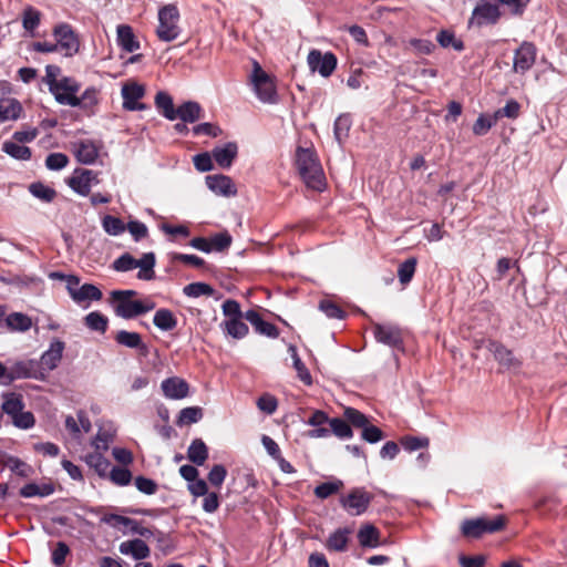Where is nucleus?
<instances>
[{
  "label": "nucleus",
  "instance_id": "obj_1",
  "mask_svg": "<svg viewBox=\"0 0 567 567\" xmlns=\"http://www.w3.org/2000/svg\"><path fill=\"white\" fill-rule=\"evenodd\" d=\"M296 166L302 181L309 188L321 192L326 186V177L313 147H297Z\"/></svg>",
  "mask_w": 567,
  "mask_h": 567
},
{
  "label": "nucleus",
  "instance_id": "obj_2",
  "mask_svg": "<svg viewBox=\"0 0 567 567\" xmlns=\"http://www.w3.org/2000/svg\"><path fill=\"white\" fill-rule=\"evenodd\" d=\"M137 296L135 290H114L111 292V302H113L114 312L123 319H132L147 313L155 308V302L151 299L132 300Z\"/></svg>",
  "mask_w": 567,
  "mask_h": 567
},
{
  "label": "nucleus",
  "instance_id": "obj_3",
  "mask_svg": "<svg viewBox=\"0 0 567 567\" xmlns=\"http://www.w3.org/2000/svg\"><path fill=\"white\" fill-rule=\"evenodd\" d=\"M181 13L175 3H168L158 10V25L155 30L156 37L162 42H172L182 33L179 27Z\"/></svg>",
  "mask_w": 567,
  "mask_h": 567
},
{
  "label": "nucleus",
  "instance_id": "obj_4",
  "mask_svg": "<svg viewBox=\"0 0 567 567\" xmlns=\"http://www.w3.org/2000/svg\"><path fill=\"white\" fill-rule=\"evenodd\" d=\"M508 523L505 515H496L493 518L485 516L465 519L461 525V532L464 537L480 538L485 534H494L503 530Z\"/></svg>",
  "mask_w": 567,
  "mask_h": 567
},
{
  "label": "nucleus",
  "instance_id": "obj_5",
  "mask_svg": "<svg viewBox=\"0 0 567 567\" xmlns=\"http://www.w3.org/2000/svg\"><path fill=\"white\" fill-rule=\"evenodd\" d=\"M251 82L258 99L268 104L277 103L278 95L275 80L262 70L258 62H255L251 74Z\"/></svg>",
  "mask_w": 567,
  "mask_h": 567
},
{
  "label": "nucleus",
  "instance_id": "obj_6",
  "mask_svg": "<svg viewBox=\"0 0 567 567\" xmlns=\"http://www.w3.org/2000/svg\"><path fill=\"white\" fill-rule=\"evenodd\" d=\"M373 499L374 495L364 487H353L347 495L340 496L339 503L349 515L360 516L368 511Z\"/></svg>",
  "mask_w": 567,
  "mask_h": 567
},
{
  "label": "nucleus",
  "instance_id": "obj_7",
  "mask_svg": "<svg viewBox=\"0 0 567 567\" xmlns=\"http://www.w3.org/2000/svg\"><path fill=\"white\" fill-rule=\"evenodd\" d=\"M372 332L378 342L394 349H403V331L399 326L373 323Z\"/></svg>",
  "mask_w": 567,
  "mask_h": 567
},
{
  "label": "nucleus",
  "instance_id": "obj_8",
  "mask_svg": "<svg viewBox=\"0 0 567 567\" xmlns=\"http://www.w3.org/2000/svg\"><path fill=\"white\" fill-rule=\"evenodd\" d=\"M53 35L58 48L65 51V56H72L79 52L80 40L69 23H60L54 27Z\"/></svg>",
  "mask_w": 567,
  "mask_h": 567
},
{
  "label": "nucleus",
  "instance_id": "obj_9",
  "mask_svg": "<svg viewBox=\"0 0 567 567\" xmlns=\"http://www.w3.org/2000/svg\"><path fill=\"white\" fill-rule=\"evenodd\" d=\"M311 71L318 72L323 78H329L337 68V56L332 52L322 53L320 50H311L307 58Z\"/></svg>",
  "mask_w": 567,
  "mask_h": 567
},
{
  "label": "nucleus",
  "instance_id": "obj_10",
  "mask_svg": "<svg viewBox=\"0 0 567 567\" xmlns=\"http://www.w3.org/2000/svg\"><path fill=\"white\" fill-rule=\"evenodd\" d=\"M502 17L499 7L495 3L483 2L477 4L470 18V25L481 28L485 24H496Z\"/></svg>",
  "mask_w": 567,
  "mask_h": 567
},
{
  "label": "nucleus",
  "instance_id": "obj_11",
  "mask_svg": "<svg viewBox=\"0 0 567 567\" xmlns=\"http://www.w3.org/2000/svg\"><path fill=\"white\" fill-rule=\"evenodd\" d=\"M537 49L532 42H523L514 54L513 69L516 73L524 74L535 64Z\"/></svg>",
  "mask_w": 567,
  "mask_h": 567
},
{
  "label": "nucleus",
  "instance_id": "obj_12",
  "mask_svg": "<svg viewBox=\"0 0 567 567\" xmlns=\"http://www.w3.org/2000/svg\"><path fill=\"white\" fill-rule=\"evenodd\" d=\"M486 349L493 353L495 360L499 363V365L506 369H519L522 367V361L516 358L512 350L507 349L499 341L487 339Z\"/></svg>",
  "mask_w": 567,
  "mask_h": 567
},
{
  "label": "nucleus",
  "instance_id": "obj_13",
  "mask_svg": "<svg viewBox=\"0 0 567 567\" xmlns=\"http://www.w3.org/2000/svg\"><path fill=\"white\" fill-rule=\"evenodd\" d=\"M101 522L111 525L112 527H130L133 534H137L145 538L153 536V530L151 528L142 526L141 523L135 519L118 514H104L101 517Z\"/></svg>",
  "mask_w": 567,
  "mask_h": 567
},
{
  "label": "nucleus",
  "instance_id": "obj_14",
  "mask_svg": "<svg viewBox=\"0 0 567 567\" xmlns=\"http://www.w3.org/2000/svg\"><path fill=\"white\" fill-rule=\"evenodd\" d=\"M145 94L143 85L131 82L122 87L123 107L127 111H141L147 109L146 104L138 102Z\"/></svg>",
  "mask_w": 567,
  "mask_h": 567
},
{
  "label": "nucleus",
  "instance_id": "obj_15",
  "mask_svg": "<svg viewBox=\"0 0 567 567\" xmlns=\"http://www.w3.org/2000/svg\"><path fill=\"white\" fill-rule=\"evenodd\" d=\"M244 317L250 322L257 333L272 339L279 337V329L274 323L265 321L258 311L248 310Z\"/></svg>",
  "mask_w": 567,
  "mask_h": 567
},
{
  "label": "nucleus",
  "instance_id": "obj_16",
  "mask_svg": "<svg viewBox=\"0 0 567 567\" xmlns=\"http://www.w3.org/2000/svg\"><path fill=\"white\" fill-rule=\"evenodd\" d=\"M163 393L166 398L173 400H181L188 395L189 385L188 383L178 377H172L165 379L162 384Z\"/></svg>",
  "mask_w": 567,
  "mask_h": 567
},
{
  "label": "nucleus",
  "instance_id": "obj_17",
  "mask_svg": "<svg viewBox=\"0 0 567 567\" xmlns=\"http://www.w3.org/2000/svg\"><path fill=\"white\" fill-rule=\"evenodd\" d=\"M114 340L120 346L137 350L142 355H146L148 353V348L143 342L142 336L138 332L120 330L115 333Z\"/></svg>",
  "mask_w": 567,
  "mask_h": 567
},
{
  "label": "nucleus",
  "instance_id": "obj_18",
  "mask_svg": "<svg viewBox=\"0 0 567 567\" xmlns=\"http://www.w3.org/2000/svg\"><path fill=\"white\" fill-rule=\"evenodd\" d=\"M80 83L69 76H63L56 83V86H53V91H50L58 103L62 105H68L66 102H63L64 97L68 96H76V93L80 91Z\"/></svg>",
  "mask_w": 567,
  "mask_h": 567
},
{
  "label": "nucleus",
  "instance_id": "obj_19",
  "mask_svg": "<svg viewBox=\"0 0 567 567\" xmlns=\"http://www.w3.org/2000/svg\"><path fill=\"white\" fill-rule=\"evenodd\" d=\"M352 529L349 527H341L336 529L326 540V548L333 553H343L348 549L350 535Z\"/></svg>",
  "mask_w": 567,
  "mask_h": 567
},
{
  "label": "nucleus",
  "instance_id": "obj_20",
  "mask_svg": "<svg viewBox=\"0 0 567 567\" xmlns=\"http://www.w3.org/2000/svg\"><path fill=\"white\" fill-rule=\"evenodd\" d=\"M206 184L210 190L218 195L231 196L237 193L231 178L226 175H208Z\"/></svg>",
  "mask_w": 567,
  "mask_h": 567
},
{
  "label": "nucleus",
  "instance_id": "obj_21",
  "mask_svg": "<svg viewBox=\"0 0 567 567\" xmlns=\"http://www.w3.org/2000/svg\"><path fill=\"white\" fill-rule=\"evenodd\" d=\"M97 90L95 87H87L81 96H68L63 99L69 106L81 107L83 110H92L97 103Z\"/></svg>",
  "mask_w": 567,
  "mask_h": 567
},
{
  "label": "nucleus",
  "instance_id": "obj_22",
  "mask_svg": "<svg viewBox=\"0 0 567 567\" xmlns=\"http://www.w3.org/2000/svg\"><path fill=\"white\" fill-rule=\"evenodd\" d=\"M238 154V147L236 143L229 142L221 147H215L212 152V156L216 161L219 167L229 168Z\"/></svg>",
  "mask_w": 567,
  "mask_h": 567
},
{
  "label": "nucleus",
  "instance_id": "obj_23",
  "mask_svg": "<svg viewBox=\"0 0 567 567\" xmlns=\"http://www.w3.org/2000/svg\"><path fill=\"white\" fill-rule=\"evenodd\" d=\"M176 118L185 123H195L204 117V111L199 103L194 101L184 102L176 109Z\"/></svg>",
  "mask_w": 567,
  "mask_h": 567
},
{
  "label": "nucleus",
  "instance_id": "obj_24",
  "mask_svg": "<svg viewBox=\"0 0 567 567\" xmlns=\"http://www.w3.org/2000/svg\"><path fill=\"white\" fill-rule=\"evenodd\" d=\"M91 169L76 168L72 176L68 179V185L79 195L87 196L91 193L89 176Z\"/></svg>",
  "mask_w": 567,
  "mask_h": 567
},
{
  "label": "nucleus",
  "instance_id": "obj_25",
  "mask_svg": "<svg viewBox=\"0 0 567 567\" xmlns=\"http://www.w3.org/2000/svg\"><path fill=\"white\" fill-rule=\"evenodd\" d=\"M22 111L23 107L17 99H0V123L18 120L21 116Z\"/></svg>",
  "mask_w": 567,
  "mask_h": 567
},
{
  "label": "nucleus",
  "instance_id": "obj_26",
  "mask_svg": "<svg viewBox=\"0 0 567 567\" xmlns=\"http://www.w3.org/2000/svg\"><path fill=\"white\" fill-rule=\"evenodd\" d=\"M120 551L124 555H132L136 560L145 559L151 554V549L147 544L140 538L122 543L120 545Z\"/></svg>",
  "mask_w": 567,
  "mask_h": 567
},
{
  "label": "nucleus",
  "instance_id": "obj_27",
  "mask_svg": "<svg viewBox=\"0 0 567 567\" xmlns=\"http://www.w3.org/2000/svg\"><path fill=\"white\" fill-rule=\"evenodd\" d=\"M25 403L23 395L18 392H4L2 393L1 410L8 416H13L21 410H24Z\"/></svg>",
  "mask_w": 567,
  "mask_h": 567
},
{
  "label": "nucleus",
  "instance_id": "obj_28",
  "mask_svg": "<svg viewBox=\"0 0 567 567\" xmlns=\"http://www.w3.org/2000/svg\"><path fill=\"white\" fill-rule=\"evenodd\" d=\"M359 544L362 547L375 548L380 545L381 533L372 524H364L357 534Z\"/></svg>",
  "mask_w": 567,
  "mask_h": 567
},
{
  "label": "nucleus",
  "instance_id": "obj_29",
  "mask_svg": "<svg viewBox=\"0 0 567 567\" xmlns=\"http://www.w3.org/2000/svg\"><path fill=\"white\" fill-rule=\"evenodd\" d=\"M117 43L126 52H134L140 49V42L133 32V29L127 24H120L117 27Z\"/></svg>",
  "mask_w": 567,
  "mask_h": 567
},
{
  "label": "nucleus",
  "instance_id": "obj_30",
  "mask_svg": "<svg viewBox=\"0 0 567 567\" xmlns=\"http://www.w3.org/2000/svg\"><path fill=\"white\" fill-rule=\"evenodd\" d=\"M64 350V342L61 340H54L49 350H47L42 357L41 362L44 367L52 370L58 367L59 362L61 361L62 353Z\"/></svg>",
  "mask_w": 567,
  "mask_h": 567
},
{
  "label": "nucleus",
  "instance_id": "obj_31",
  "mask_svg": "<svg viewBox=\"0 0 567 567\" xmlns=\"http://www.w3.org/2000/svg\"><path fill=\"white\" fill-rule=\"evenodd\" d=\"M75 156L80 163L90 165L96 161L99 156V150L94 142L90 140L81 141L78 144Z\"/></svg>",
  "mask_w": 567,
  "mask_h": 567
},
{
  "label": "nucleus",
  "instance_id": "obj_32",
  "mask_svg": "<svg viewBox=\"0 0 567 567\" xmlns=\"http://www.w3.org/2000/svg\"><path fill=\"white\" fill-rule=\"evenodd\" d=\"M187 458L197 466L204 465L208 458V447L202 439L192 441L187 450Z\"/></svg>",
  "mask_w": 567,
  "mask_h": 567
},
{
  "label": "nucleus",
  "instance_id": "obj_33",
  "mask_svg": "<svg viewBox=\"0 0 567 567\" xmlns=\"http://www.w3.org/2000/svg\"><path fill=\"white\" fill-rule=\"evenodd\" d=\"M32 326L31 318L21 312H13L6 317L4 328L9 331H28Z\"/></svg>",
  "mask_w": 567,
  "mask_h": 567
},
{
  "label": "nucleus",
  "instance_id": "obj_34",
  "mask_svg": "<svg viewBox=\"0 0 567 567\" xmlns=\"http://www.w3.org/2000/svg\"><path fill=\"white\" fill-rule=\"evenodd\" d=\"M156 258L154 252H146L141 259H137L136 268H140L137 278L141 280H152L155 278L154 267Z\"/></svg>",
  "mask_w": 567,
  "mask_h": 567
},
{
  "label": "nucleus",
  "instance_id": "obj_35",
  "mask_svg": "<svg viewBox=\"0 0 567 567\" xmlns=\"http://www.w3.org/2000/svg\"><path fill=\"white\" fill-rule=\"evenodd\" d=\"M84 460L89 467L93 468L100 477L107 476L111 463L100 452L89 453Z\"/></svg>",
  "mask_w": 567,
  "mask_h": 567
},
{
  "label": "nucleus",
  "instance_id": "obj_36",
  "mask_svg": "<svg viewBox=\"0 0 567 567\" xmlns=\"http://www.w3.org/2000/svg\"><path fill=\"white\" fill-rule=\"evenodd\" d=\"M153 323L163 331H171L177 326V318L166 308L158 309L153 318Z\"/></svg>",
  "mask_w": 567,
  "mask_h": 567
},
{
  "label": "nucleus",
  "instance_id": "obj_37",
  "mask_svg": "<svg viewBox=\"0 0 567 567\" xmlns=\"http://www.w3.org/2000/svg\"><path fill=\"white\" fill-rule=\"evenodd\" d=\"M155 105L162 112L163 116L169 121L176 120V109L174 107L172 96L166 92H158L155 95Z\"/></svg>",
  "mask_w": 567,
  "mask_h": 567
},
{
  "label": "nucleus",
  "instance_id": "obj_38",
  "mask_svg": "<svg viewBox=\"0 0 567 567\" xmlns=\"http://www.w3.org/2000/svg\"><path fill=\"white\" fill-rule=\"evenodd\" d=\"M243 319H245V317L230 318L228 320H225L223 322L224 330L235 339L245 338L249 332V328L243 321Z\"/></svg>",
  "mask_w": 567,
  "mask_h": 567
},
{
  "label": "nucleus",
  "instance_id": "obj_39",
  "mask_svg": "<svg viewBox=\"0 0 567 567\" xmlns=\"http://www.w3.org/2000/svg\"><path fill=\"white\" fill-rule=\"evenodd\" d=\"M102 297V291L92 284H84L78 291L72 292V299L79 303L86 300L99 301Z\"/></svg>",
  "mask_w": 567,
  "mask_h": 567
},
{
  "label": "nucleus",
  "instance_id": "obj_40",
  "mask_svg": "<svg viewBox=\"0 0 567 567\" xmlns=\"http://www.w3.org/2000/svg\"><path fill=\"white\" fill-rule=\"evenodd\" d=\"M32 363L27 361H19L16 362L9 370H8V380L3 381V384H10L16 379H24L30 378L32 375Z\"/></svg>",
  "mask_w": 567,
  "mask_h": 567
},
{
  "label": "nucleus",
  "instance_id": "obj_41",
  "mask_svg": "<svg viewBox=\"0 0 567 567\" xmlns=\"http://www.w3.org/2000/svg\"><path fill=\"white\" fill-rule=\"evenodd\" d=\"M344 484L341 480L334 478L333 481L323 482L315 487V495L320 499H326L333 494L343 489Z\"/></svg>",
  "mask_w": 567,
  "mask_h": 567
},
{
  "label": "nucleus",
  "instance_id": "obj_42",
  "mask_svg": "<svg viewBox=\"0 0 567 567\" xmlns=\"http://www.w3.org/2000/svg\"><path fill=\"white\" fill-rule=\"evenodd\" d=\"M289 351L291 352V358L293 361V368L297 371V375L301 382L306 385L312 384V377L306 364L300 359L297 348L295 346L289 347Z\"/></svg>",
  "mask_w": 567,
  "mask_h": 567
},
{
  "label": "nucleus",
  "instance_id": "obj_43",
  "mask_svg": "<svg viewBox=\"0 0 567 567\" xmlns=\"http://www.w3.org/2000/svg\"><path fill=\"white\" fill-rule=\"evenodd\" d=\"M416 266L417 259L415 257H410L399 265L398 277L401 285L406 286L411 282L414 277Z\"/></svg>",
  "mask_w": 567,
  "mask_h": 567
},
{
  "label": "nucleus",
  "instance_id": "obj_44",
  "mask_svg": "<svg viewBox=\"0 0 567 567\" xmlns=\"http://www.w3.org/2000/svg\"><path fill=\"white\" fill-rule=\"evenodd\" d=\"M436 41L442 48L452 47L455 51H463L465 49L464 42L457 39L453 31L441 30L436 35Z\"/></svg>",
  "mask_w": 567,
  "mask_h": 567
},
{
  "label": "nucleus",
  "instance_id": "obj_45",
  "mask_svg": "<svg viewBox=\"0 0 567 567\" xmlns=\"http://www.w3.org/2000/svg\"><path fill=\"white\" fill-rule=\"evenodd\" d=\"M329 425L330 433H333L339 439H351L353 436V430L346 419H331Z\"/></svg>",
  "mask_w": 567,
  "mask_h": 567
},
{
  "label": "nucleus",
  "instance_id": "obj_46",
  "mask_svg": "<svg viewBox=\"0 0 567 567\" xmlns=\"http://www.w3.org/2000/svg\"><path fill=\"white\" fill-rule=\"evenodd\" d=\"M185 296L189 298H198L202 296L212 297L215 292L214 288L205 282H192L183 288Z\"/></svg>",
  "mask_w": 567,
  "mask_h": 567
},
{
  "label": "nucleus",
  "instance_id": "obj_47",
  "mask_svg": "<svg viewBox=\"0 0 567 567\" xmlns=\"http://www.w3.org/2000/svg\"><path fill=\"white\" fill-rule=\"evenodd\" d=\"M85 326L93 330L101 333H104L109 326V319L104 315H102L99 311H93L86 315L84 318Z\"/></svg>",
  "mask_w": 567,
  "mask_h": 567
},
{
  "label": "nucleus",
  "instance_id": "obj_48",
  "mask_svg": "<svg viewBox=\"0 0 567 567\" xmlns=\"http://www.w3.org/2000/svg\"><path fill=\"white\" fill-rule=\"evenodd\" d=\"M29 192L37 198L51 203L56 197V192L54 188L44 185L41 182L32 183L29 186Z\"/></svg>",
  "mask_w": 567,
  "mask_h": 567
},
{
  "label": "nucleus",
  "instance_id": "obj_49",
  "mask_svg": "<svg viewBox=\"0 0 567 567\" xmlns=\"http://www.w3.org/2000/svg\"><path fill=\"white\" fill-rule=\"evenodd\" d=\"M351 118L347 114L339 115L334 121L333 133L339 144L349 136Z\"/></svg>",
  "mask_w": 567,
  "mask_h": 567
},
{
  "label": "nucleus",
  "instance_id": "obj_50",
  "mask_svg": "<svg viewBox=\"0 0 567 567\" xmlns=\"http://www.w3.org/2000/svg\"><path fill=\"white\" fill-rule=\"evenodd\" d=\"M343 416L351 427L363 430L370 423L365 414L351 406L344 409Z\"/></svg>",
  "mask_w": 567,
  "mask_h": 567
},
{
  "label": "nucleus",
  "instance_id": "obj_51",
  "mask_svg": "<svg viewBox=\"0 0 567 567\" xmlns=\"http://www.w3.org/2000/svg\"><path fill=\"white\" fill-rule=\"evenodd\" d=\"M3 152L16 159L28 161L31 158V150L28 146L20 145L14 142H6L3 144Z\"/></svg>",
  "mask_w": 567,
  "mask_h": 567
},
{
  "label": "nucleus",
  "instance_id": "obj_52",
  "mask_svg": "<svg viewBox=\"0 0 567 567\" xmlns=\"http://www.w3.org/2000/svg\"><path fill=\"white\" fill-rule=\"evenodd\" d=\"M41 12L33 7H28L22 13V25L25 31L33 32L40 24Z\"/></svg>",
  "mask_w": 567,
  "mask_h": 567
},
{
  "label": "nucleus",
  "instance_id": "obj_53",
  "mask_svg": "<svg viewBox=\"0 0 567 567\" xmlns=\"http://www.w3.org/2000/svg\"><path fill=\"white\" fill-rule=\"evenodd\" d=\"M497 120L495 115L481 114L475 123L473 124V133L476 136H483L487 134V132L496 125Z\"/></svg>",
  "mask_w": 567,
  "mask_h": 567
},
{
  "label": "nucleus",
  "instance_id": "obj_54",
  "mask_svg": "<svg viewBox=\"0 0 567 567\" xmlns=\"http://www.w3.org/2000/svg\"><path fill=\"white\" fill-rule=\"evenodd\" d=\"M520 114V104L516 100H508L504 107L494 112L495 118L498 121L503 117L517 118Z\"/></svg>",
  "mask_w": 567,
  "mask_h": 567
},
{
  "label": "nucleus",
  "instance_id": "obj_55",
  "mask_svg": "<svg viewBox=\"0 0 567 567\" xmlns=\"http://www.w3.org/2000/svg\"><path fill=\"white\" fill-rule=\"evenodd\" d=\"M102 225H103L104 230L109 235H113V236H117L126 229L125 224L123 223L122 219H120L118 217L111 216V215H106L103 218Z\"/></svg>",
  "mask_w": 567,
  "mask_h": 567
},
{
  "label": "nucleus",
  "instance_id": "obj_56",
  "mask_svg": "<svg viewBox=\"0 0 567 567\" xmlns=\"http://www.w3.org/2000/svg\"><path fill=\"white\" fill-rule=\"evenodd\" d=\"M109 476H110V480L112 481V483H114L115 485H118V486H126L132 481V473L126 467L114 466L110 471Z\"/></svg>",
  "mask_w": 567,
  "mask_h": 567
},
{
  "label": "nucleus",
  "instance_id": "obj_57",
  "mask_svg": "<svg viewBox=\"0 0 567 567\" xmlns=\"http://www.w3.org/2000/svg\"><path fill=\"white\" fill-rule=\"evenodd\" d=\"M319 309L324 312L328 318L331 319H343L346 317L344 310H342L339 305L329 299L321 300L319 303Z\"/></svg>",
  "mask_w": 567,
  "mask_h": 567
},
{
  "label": "nucleus",
  "instance_id": "obj_58",
  "mask_svg": "<svg viewBox=\"0 0 567 567\" xmlns=\"http://www.w3.org/2000/svg\"><path fill=\"white\" fill-rule=\"evenodd\" d=\"M12 424L21 430H28L34 426L35 419L32 412L23 411L18 412L16 415L11 416Z\"/></svg>",
  "mask_w": 567,
  "mask_h": 567
},
{
  "label": "nucleus",
  "instance_id": "obj_59",
  "mask_svg": "<svg viewBox=\"0 0 567 567\" xmlns=\"http://www.w3.org/2000/svg\"><path fill=\"white\" fill-rule=\"evenodd\" d=\"M203 417V411L199 406L185 408L179 412V424H192L198 422Z\"/></svg>",
  "mask_w": 567,
  "mask_h": 567
},
{
  "label": "nucleus",
  "instance_id": "obj_60",
  "mask_svg": "<svg viewBox=\"0 0 567 567\" xmlns=\"http://www.w3.org/2000/svg\"><path fill=\"white\" fill-rule=\"evenodd\" d=\"M6 466L9 467L13 473L21 477H28L30 473L32 472V468L30 465L24 463L18 457L9 456Z\"/></svg>",
  "mask_w": 567,
  "mask_h": 567
},
{
  "label": "nucleus",
  "instance_id": "obj_61",
  "mask_svg": "<svg viewBox=\"0 0 567 567\" xmlns=\"http://www.w3.org/2000/svg\"><path fill=\"white\" fill-rule=\"evenodd\" d=\"M137 259H135L131 254L125 252L116 258L113 262V269L116 271H130L136 268Z\"/></svg>",
  "mask_w": 567,
  "mask_h": 567
},
{
  "label": "nucleus",
  "instance_id": "obj_62",
  "mask_svg": "<svg viewBox=\"0 0 567 567\" xmlns=\"http://www.w3.org/2000/svg\"><path fill=\"white\" fill-rule=\"evenodd\" d=\"M69 164V157L63 153H51L45 158V166L51 171H59Z\"/></svg>",
  "mask_w": 567,
  "mask_h": 567
},
{
  "label": "nucleus",
  "instance_id": "obj_63",
  "mask_svg": "<svg viewBox=\"0 0 567 567\" xmlns=\"http://www.w3.org/2000/svg\"><path fill=\"white\" fill-rule=\"evenodd\" d=\"M233 238L228 234V231L219 233L214 235L209 243L212 245V250L224 251L229 248L231 245Z\"/></svg>",
  "mask_w": 567,
  "mask_h": 567
},
{
  "label": "nucleus",
  "instance_id": "obj_64",
  "mask_svg": "<svg viewBox=\"0 0 567 567\" xmlns=\"http://www.w3.org/2000/svg\"><path fill=\"white\" fill-rule=\"evenodd\" d=\"M257 406L260 411L267 414H272L278 408V401L274 395L265 393L258 398Z\"/></svg>",
  "mask_w": 567,
  "mask_h": 567
}]
</instances>
